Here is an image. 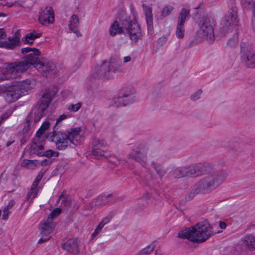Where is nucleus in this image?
<instances>
[{
	"mask_svg": "<svg viewBox=\"0 0 255 255\" xmlns=\"http://www.w3.org/2000/svg\"><path fill=\"white\" fill-rule=\"evenodd\" d=\"M170 175L174 178L199 176L205 174L198 182L199 191H211L221 185L227 176L223 169L212 163H197L184 166H172Z\"/></svg>",
	"mask_w": 255,
	"mask_h": 255,
	"instance_id": "obj_1",
	"label": "nucleus"
},
{
	"mask_svg": "<svg viewBox=\"0 0 255 255\" xmlns=\"http://www.w3.org/2000/svg\"><path fill=\"white\" fill-rule=\"evenodd\" d=\"M57 93V90L54 88L48 89L45 91L37 106L31 110L27 117L26 122L22 129L23 134L27 133L29 131L31 128L30 123L34 122L36 124L44 116L45 111Z\"/></svg>",
	"mask_w": 255,
	"mask_h": 255,
	"instance_id": "obj_2",
	"label": "nucleus"
},
{
	"mask_svg": "<svg viewBox=\"0 0 255 255\" xmlns=\"http://www.w3.org/2000/svg\"><path fill=\"white\" fill-rule=\"evenodd\" d=\"M214 234L208 222H199L191 228H186L179 232L178 237L186 239L193 243H202Z\"/></svg>",
	"mask_w": 255,
	"mask_h": 255,
	"instance_id": "obj_3",
	"label": "nucleus"
},
{
	"mask_svg": "<svg viewBox=\"0 0 255 255\" xmlns=\"http://www.w3.org/2000/svg\"><path fill=\"white\" fill-rule=\"evenodd\" d=\"M53 129L50 135L52 141L55 142L57 149L63 150L68 146V142L77 146L82 142L83 138L80 135L81 129L80 128H73L70 131L62 132Z\"/></svg>",
	"mask_w": 255,
	"mask_h": 255,
	"instance_id": "obj_4",
	"label": "nucleus"
},
{
	"mask_svg": "<svg viewBox=\"0 0 255 255\" xmlns=\"http://www.w3.org/2000/svg\"><path fill=\"white\" fill-rule=\"evenodd\" d=\"M42 59L39 49H34L33 52L23 58V61L11 63V67L14 68L17 75L19 77L21 74L28 70L31 65L36 68L37 64H40Z\"/></svg>",
	"mask_w": 255,
	"mask_h": 255,
	"instance_id": "obj_5",
	"label": "nucleus"
},
{
	"mask_svg": "<svg viewBox=\"0 0 255 255\" xmlns=\"http://www.w3.org/2000/svg\"><path fill=\"white\" fill-rule=\"evenodd\" d=\"M214 21L212 19L203 17L199 22V29L197 31V36L201 39H206L211 43L215 38L214 32Z\"/></svg>",
	"mask_w": 255,
	"mask_h": 255,
	"instance_id": "obj_6",
	"label": "nucleus"
},
{
	"mask_svg": "<svg viewBox=\"0 0 255 255\" xmlns=\"http://www.w3.org/2000/svg\"><path fill=\"white\" fill-rule=\"evenodd\" d=\"M149 145L145 142H142L132 150L128 154V159L133 160L142 167L146 169L147 165V154Z\"/></svg>",
	"mask_w": 255,
	"mask_h": 255,
	"instance_id": "obj_7",
	"label": "nucleus"
},
{
	"mask_svg": "<svg viewBox=\"0 0 255 255\" xmlns=\"http://www.w3.org/2000/svg\"><path fill=\"white\" fill-rule=\"evenodd\" d=\"M122 24L125 26V32L128 34L132 43L136 44L138 40L142 37L141 29L137 21L126 18L122 21Z\"/></svg>",
	"mask_w": 255,
	"mask_h": 255,
	"instance_id": "obj_8",
	"label": "nucleus"
},
{
	"mask_svg": "<svg viewBox=\"0 0 255 255\" xmlns=\"http://www.w3.org/2000/svg\"><path fill=\"white\" fill-rule=\"evenodd\" d=\"M237 11V8L235 5L232 6L229 9L222 21V25L223 28L231 29L238 25L239 20L238 19Z\"/></svg>",
	"mask_w": 255,
	"mask_h": 255,
	"instance_id": "obj_9",
	"label": "nucleus"
},
{
	"mask_svg": "<svg viewBox=\"0 0 255 255\" xmlns=\"http://www.w3.org/2000/svg\"><path fill=\"white\" fill-rule=\"evenodd\" d=\"M14 85H0V95L4 93V98L8 103H12L21 97V94Z\"/></svg>",
	"mask_w": 255,
	"mask_h": 255,
	"instance_id": "obj_10",
	"label": "nucleus"
},
{
	"mask_svg": "<svg viewBox=\"0 0 255 255\" xmlns=\"http://www.w3.org/2000/svg\"><path fill=\"white\" fill-rule=\"evenodd\" d=\"M36 68L43 76L48 77L50 75L55 74L57 69L55 64L45 59H42L40 64H37Z\"/></svg>",
	"mask_w": 255,
	"mask_h": 255,
	"instance_id": "obj_11",
	"label": "nucleus"
},
{
	"mask_svg": "<svg viewBox=\"0 0 255 255\" xmlns=\"http://www.w3.org/2000/svg\"><path fill=\"white\" fill-rule=\"evenodd\" d=\"M255 52L251 47L245 43L241 45V57L243 63L251 68L254 58Z\"/></svg>",
	"mask_w": 255,
	"mask_h": 255,
	"instance_id": "obj_12",
	"label": "nucleus"
},
{
	"mask_svg": "<svg viewBox=\"0 0 255 255\" xmlns=\"http://www.w3.org/2000/svg\"><path fill=\"white\" fill-rule=\"evenodd\" d=\"M112 197L111 194L106 195H100L95 199H93L89 204L88 209L92 210L94 207H99L109 204H113L117 200L120 199V197H114L112 200L110 198Z\"/></svg>",
	"mask_w": 255,
	"mask_h": 255,
	"instance_id": "obj_13",
	"label": "nucleus"
},
{
	"mask_svg": "<svg viewBox=\"0 0 255 255\" xmlns=\"http://www.w3.org/2000/svg\"><path fill=\"white\" fill-rule=\"evenodd\" d=\"M38 20L42 25H47L53 23L54 20V14L52 7L46 6L42 8L39 12Z\"/></svg>",
	"mask_w": 255,
	"mask_h": 255,
	"instance_id": "obj_14",
	"label": "nucleus"
},
{
	"mask_svg": "<svg viewBox=\"0 0 255 255\" xmlns=\"http://www.w3.org/2000/svg\"><path fill=\"white\" fill-rule=\"evenodd\" d=\"M92 154L95 156H103L107 150V142L102 139L94 138L92 142Z\"/></svg>",
	"mask_w": 255,
	"mask_h": 255,
	"instance_id": "obj_15",
	"label": "nucleus"
},
{
	"mask_svg": "<svg viewBox=\"0 0 255 255\" xmlns=\"http://www.w3.org/2000/svg\"><path fill=\"white\" fill-rule=\"evenodd\" d=\"M79 242L77 239L72 238L68 240L61 245L62 248L70 254L75 255L79 253Z\"/></svg>",
	"mask_w": 255,
	"mask_h": 255,
	"instance_id": "obj_16",
	"label": "nucleus"
},
{
	"mask_svg": "<svg viewBox=\"0 0 255 255\" xmlns=\"http://www.w3.org/2000/svg\"><path fill=\"white\" fill-rule=\"evenodd\" d=\"M20 34L17 32L12 37L8 38V41H0V47L7 49H13L20 44Z\"/></svg>",
	"mask_w": 255,
	"mask_h": 255,
	"instance_id": "obj_17",
	"label": "nucleus"
},
{
	"mask_svg": "<svg viewBox=\"0 0 255 255\" xmlns=\"http://www.w3.org/2000/svg\"><path fill=\"white\" fill-rule=\"evenodd\" d=\"M55 227L53 222L51 219H47L43 220L39 225V229L42 236H48L54 230Z\"/></svg>",
	"mask_w": 255,
	"mask_h": 255,
	"instance_id": "obj_18",
	"label": "nucleus"
},
{
	"mask_svg": "<svg viewBox=\"0 0 255 255\" xmlns=\"http://www.w3.org/2000/svg\"><path fill=\"white\" fill-rule=\"evenodd\" d=\"M11 63H8L6 67L0 72V81L14 79L18 77L13 68H11Z\"/></svg>",
	"mask_w": 255,
	"mask_h": 255,
	"instance_id": "obj_19",
	"label": "nucleus"
},
{
	"mask_svg": "<svg viewBox=\"0 0 255 255\" xmlns=\"http://www.w3.org/2000/svg\"><path fill=\"white\" fill-rule=\"evenodd\" d=\"M110 65L108 62L105 61L103 62L101 65L98 67L96 75L97 77L103 78L108 79L110 77Z\"/></svg>",
	"mask_w": 255,
	"mask_h": 255,
	"instance_id": "obj_20",
	"label": "nucleus"
},
{
	"mask_svg": "<svg viewBox=\"0 0 255 255\" xmlns=\"http://www.w3.org/2000/svg\"><path fill=\"white\" fill-rule=\"evenodd\" d=\"M31 81L29 79H26L22 81L16 82V84L13 85L14 87H17V90H18L21 96L27 94V91L31 89L32 87L31 86Z\"/></svg>",
	"mask_w": 255,
	"mask_h": 255,
	"instance_id": "obj_21",
	"label": "nucleus"
},
{
	"mask_svg": "<svg viewBox=\"0 0 255 255\" xmlns=\"http://www.w3.org/2000/svg\"><path fill=\"white\" fill-rule=\"evenodd\" d=\"M79 19L76 14H73L70 19L68 24L70 30L75 33L78 37L81 36V34L78 30Z\"/></svg>",
	"mask_w": 255,
	"mask_h": 255,
	"instance_id": "obj_22",
	"label": "nucleus"
},
{
	"mask_svg": "<svg viewBox=\"0 0 255 255\" xmlns=\"http://www.w3.org/2000/svg\"><path fill=\"white\" fill-rule=\"evenodd\" d=\"M144 12L145 15L147 27L148 32H152L153 30V21L151 7L143 5Z\"/></svg>",
	"mask_w": 255,
	"mask_h": 255,
	"instance_id": "obj_23",
	"label": "nucleus"
},
{
	"mask_svg": "<svg viewBox=\"0 0 255 255\" xmlns=\"http://www.w3.org/2000/svg\"><path fill=\"white\" fill-rule=\"evenodd\" d=\"M123 20H120L121 23L116 21L112 24L110 29V33L111 36H114L117 34L125 32V26L122 24V21Z\"/></svg>",
	"mask_w": 255,
	"mask_h": 255,
	"instance_id": "obj_24",
	"label": "nucleus"
},
{
	"mask_svg": "<svg viewBox=\"0 0 255 255\" xmlns=\"http://www.w3.org/2000/svg\"><path fill=\"white\" fill-rule=\"evenodd\" d=\"M242 241L249 250H255V236L252 234H247L243 237Z\"/></svg>",
	"mask_w": 255,
	"mask_h": 255,
	"instance_id": "obj_25",
	"label": "nucleus"
},
{
	"mask_svg": "<svg viewBox=\"0 0 255 255\" xmlns=\"http://www.w3.org/2000/svg\"><path fill=\"white\" fill-rule=\"evenodd\" d=\"M135 90L132 87H127L124 89L122 94V96L125 99L128 104L132 103L134 101Z\"/></svg>",
	"mask_w": 255,
	"mask_h": 255,
	"instance_id": "obj_26",
	"label": "nucleus"
},
{
	"mask_svg": "<svg viewBox=\"0 0 255 255\" xmlns=\"http://www.w3.org/2000/svg\"><path fill=\"white\" fill-rule=\"evenodd\" d=\"M151 166L154 168L156 174L161 178L167 172V169L160 163L152 161L151 162Z\"/></svg>",
	"mask_w": 255,
	"mask_h": 255,
	"instance_id": "obj_27",
	"label": "nucleus"
},
{
	"mask_svg": "<svg viewBox=\"0 0 255 255\" xmlns=\"http://www.w3.org/2000/svg\"><path fill=\"white\" fill-rule=\"evenodd\" d=\"M133 174L134 176L138 177L137 180L139 181L141 184L143 185H149L150 184V180L152 179V175L149 173L146 176H143L141 175L137 171H134Z\"/></svg>",
	"mask_w": 255,
	"mask_h": 255,
	"instance_id": "obj_28",
	"label": "nucleus"
},
{
	"mask_svg": "<svg viewBox=\"0 0 255 255\" xmlns=\"http://www.w3.org/2000/svg\"><path fill=\"white\" fill-rule=\"evenodd\" d=\"M112 106L119 107L120 106H125L129 104L125 99L122 95L116 96L112 99Z\"/></svg>",
	"mask_w": 255,
	"mask_h": 255,
	"instance_id": "obj_29",
	"label": "nucleus"
},
{
	"mask_svg": "<svg viewBox=\"0 0 255 255\" xmlns=\"http://www.w3.org/2000/svg\"><path fill=\"white\" fill-rule=\"evenodd\" d=\"M189 12L190 10L185 8H182L178 17L177 23L184 25L186 19L189 18Z\"/></svg>",
	"mask_w": 255,
	"mask_h": 255,
	"instance_id": "obj_30",
	"label": "nucleus"
},
{
	"mask_svg": "<svg viewBox=\"0 0 255 255\" xmlns=\"http://www.w3.org/2000/svg\"><path fill=\"white\" fill-rule=\"evenodd\" d=\"M41 36V33H36L35 32H30L27 34L23 39V41L25 43L32 44L34 39L39 38Z\"/></svg>",
	"mask_w": 255,
	"mask_h": 255,
	"instance_id": "obj_31",
	"label": "nucleus"
},
{
	"mask_svg": "<svg viewBox=\"0 0 255 255\" xmlns=\"http://www.w3.org/2000/svg\"><path fill=\"white\" fill-rule=\"evenodd\" d=\"M242 3L244 6H251L253 13V26L255 31V3L252 0H242Z\"/></svg>",
	"mask_w": 255,
	"mask_h": 255,
	"instance_id": "obj_32",
	"label": "nucleus"
},
{
	"mask_svg": "<svg viewBox=\"0 0 255 255\" xmlns=\"http://www.w3.org/2000/svg\"><path fill=\"white\" fill-rule=\"evenodd\" d=\"M63 198L61 203V207L64 210H68L71 206V200L67 197H65L64 195L62 194L58 197V199L57 200V203H58L61 198Z\"/></svg>",
	"mask_w": 255,
	"mask_h": 255,
	"instance_id": "obj_33",
	"label": "nucleus"
},
{
	"mask_svg": "<svg viewBox=\"0 0 255 255\" xmlns=\"http://www.w3.org/2000/svg\"><path fill=\"white\" fill-rule=\"evenodd\" d=\"M38 163L39 162L37 160H24L21 165L27 169H33Z\"/></svg>",
	"mask_w": 255,
	"mask_h": 255,
	"instance_id": "obj_34",
	"label": "nucleus"
},
{
	"mask_svg": "<svg viewBox=\"0 0 255 255\" xmlns=\"http://www.w3.org/2000/svg\"><path fill=\"white\" fill-rule=\"evenodd\" d=\"M110 65V68L111 73H116L120 71V66L119 63L116 61L115 59H111L108 62Z\"/></svg>",
	"mask_w": 255,
	"mask_h": 255,
	"instance_id": "obj_35",
	"label": "nucleus"
},
{
	"mask_svg": "<svg viewBox=\"0 0 255 255\" xmlns=\"http://www.w3.org/2000/svg\"><path fill=\"white\" fill-rule=\"evenodd\" d=\"M198 188H199L198 184H197V186H195L191 188L190 192H189L188 194L186 195V199L187 200L192 199L194 197L195 194L199 192L206 193V192H209V191H205V192L200 191H199Z\"/></svg>",
	"mask_w": 255,
	"mask_h": 255,
	"instance_id": "obj_36",
	"label": "nucleus"
},
{
	"mask_svg": "<svg viewBox=\"0 0 255 255\" xmlns=\"http://www.w3.org/2000/svg\"><path fill=\"white\" fill-rule=\"evenodd\" d=\"M140 200L142 201L146 202L147 204L153 205L154 204V197L149 193H145L142 195L141 197Z\"/></svg>",
	"mask_w": 255,
	"mask_h": 255,
	"instance_id": "obj_37",
	"label": "nucleus"
},
{
	"mask_svg": "<svg viewBox=\"0 0 255 255\" xmlns=\"http://www.w3.org/2000/svg\"><path fill=\"white\" fill-rule=\"evenodd\" d=\"M154 243H152L150 245L142 249L139 253V255H147L150 254L155 248Z\"/></svg>",
	"mask_w": 255,
	"mask_h": 255,
	"instance_id": "obj_38",
	"label": "nucleus"
},
{
	"mask_svg": "<svg viewBox=\"0 0 255 255\" xmlns=\"http://www.w3.org/2000/svg\"><path fill=\"white\" fill-rule=\"evenodd\" d=\"M185 28L184 25L177 24L176 36L178 38H182L184 35Z\"/></svg>",
	"mask_w": 255,
	"mask_h": 255,
	"instance_id": "obj_39",
	"label": "nucleus"
},
{
	"mask_svg": "<svg viewBox=\"0 0 255 255\" xmlns=\"http://www.w3.org/2000/svg\"><path fill=\"white\" fill-rule=\"evenodd\" d=\"M38 192V189H34L32 188H30V189L28 192L26 197V200H29L30 199V202H32L33 199L36 197Z\"/></svg>",
	"mask_w": 255,
	"mask_h": 255,
	"instance_id": "obj_40",
	"label": "nucleus"
},
{
	"mask_svg": "<svg viewBox=\"0 0 255 255\" xmlns=\"http://www.w3.org/2000/svg\"><path fill=\"white\" fill-rule=\"evenodd\" d=\"M50 123L48 121L44 122L36 132V135L40 136L46 129L48 128Z\"/></svg>",
	"mask_w": 255,
	"mask_h": 255,
	"instance_id": "obj_41",
	"label": "nucleus"
},
{
	"mask_svg": "<svg viewBox=\"0 0 255 255\" xmlns=\"http://www.w3.org/2000/svg\"><path fill=\"white\" fill-rule=\"evenodd\" d=\"M173 9V7L169 5L165 6L161 10V16L165 17L169 15Z\"/></svg>",
	"mask_w": 255,
	"mask_h": 255,
	"instance_id": "obj_42",
	"label": "nucleus"
},
{
	"mask_svg": "<svg viewBox=\"0 0 255 255\" xmlns=\"http://www.w3.org/2000/svg\"><path fill=\"white\" fill-rule=\"evenodd\" d=\"M61 213V208H56L51 212L49 216L48 217L47 219H51V221L53 222V221L54 219L57 217L58 216H59Z\"/></svg>",
	"mask_w": 255,
	"mask_h": 255,
	"instance_id": "obj_43",
	"label": "nucleus"
},
{
	"mask_svg": "<svg viewBox=\"0 0 255 255\" xmlns=\"http://www.w3.org/2000/svg\"><path fill=\"white\" fill-rule=\"evenodd\" d=\"M39 156H45L48 158H50L52 156L57 157L58 156V153L55 151H54L52 150H47L44 152V153L42 154L41 152H38L37 153Z\"/></svg>",
	"mask_w": 255,
	"mask_h": 255,
	"instance_id": "obj_44",
	"label": "nucleus"
},
{
	"mask_svg": "<svg viewBox=\"0 0 255 255\" xmlns=\"http://www.w3.org/2000/svg\"><path fill=\"white\" fill-rule=\"evenodd\" d=\"M238 42V34L236 33L233 35V37L231 39H230L228 40V44L230 47H234L237 45Z\"/></svg>",
	"mask_w": 255,
	"mask_h": 255,
	"instance_id": "obj_45",
	"label": "nucleus"
},
{
	"mask_svg": "<svg viewBox=\"0 0 255 255\" xmlns=\"http://www.w3.org/2000/svg\"><path fill=\"white\" fill-rule=\"evenodd\" d=\"M81 107V104L78 103L76 104H71L68 108V110L71 112H76L78 111Z\"/></svg>",
	"mask_w": 255,
	"mask_h": 255,
	"instance_id": "obj_46",
	"label": "nucleus"
},
{
	"mask_svg": "<svg viewBox=\"0 0 255 255\" xmlns=\"http://www.w3.org/2000/svg\"><path fill=\"white\" fill-rule=\"evenodd\" d=\"M67 118V115L65 114H62L60 115L57 119L55 125L53 127V129H57V127L58 125L62 122L63 120L66 119Z\"/></svg>",
	"mask_w": 255,
	"mask_h": 255,
	"instance_id": "obj_47",
	"label": "nucleus"
},
{
	"mask_svg": "<svg viewBox=\"0 0 255 255\" xmlns=\"http://www.w3.org/2000/svg\"><path fill=\"white\" fill-rule=\"evenodd\" d=\"M112 218V215L111 214H109L106 217H104L99 224L104 227L105 225L109 223Z\"/></svg>",
	"mask_w": 255,
	"mask_h": 255,
	"instance_id": "obj_48",
	"label": "nucleus"
},
{
	"mask_svg": "<svg viewBox=\"0 0 255 255\" xmlns=\"http://www.w3.org/2000/svg\"><path fill=\"white\" fill-rule=\"evenodd\" d=\"M202 93V90L201 89L197 90L195 93L191 95L190 99L193 101L199 99Z\"/></svg>",
	"mask_w": 255,
	"mask_h": 255,
	"instance_id": "obj_49",
	"label": "nucleus"
},
{
	"mask_svg": "<svg viewBox=\"0 0 255 255\" xmlns=\"http://www.w3.org/2000/svg\"><path fill=\"white\" fill-rule=\"evenodd\" d=\"M103 227H104L103 226L99 224L95 230L94 233L92 234V237L94 238L97 236L101 232Z\"/></svg>",
	"mask_w": 255,
	"mask_h": 255,
	"instance_id": "obj_50",
	"label": "nucleus"
},
{
	"mask_svg": "<svg viewBox=\"0 0 255 255\" xmlns=\"http://www.w3.org/2000/svg\"><path fill=\"white\" fill-rule=\"evenodd\" d=\"M47 170V169H45L43 171V170H41L38 173V175L36 176V178L34 179V181L39 183L40 181H41L42 177L43 176L44 173L45 172V171Z\"/></svg>",
	"mask_w": 255,
	"mask_h": 255,
	"instance_id": "obj_51",
	"label": "nucleus"
},
{
	"mask_svg": "<svg viewBox=\"0 0 255 255\" xmlns=\"http://www.w3.org/2000/svg\"><path fill=\"white\" fill-rule=\"evenodd\" d=\"M119 119V117L116 116L115 115H111L109 118V121L113 124H116L117 121Z\"/></svg>",
	"mask_w": 255,
	"mask_h": 255,
	"instance_id": "obj_52",
	"label": "nucleus"
},
{
	"mask_svg": "<svg viewBox=\"0 0 255 255\" xmlns=\"http://www.w3.org/2000/svg\"><path fill=\"white\" fill-rule=\"evenodd\" d=\"M34 49H36L35 48H30V47H25L21 49V53L22 54H26L28 53H31L33 52Z\"/></svg>",
	"mask_w": 255,
	"mask_h": 255,
	"instance_id": "obj_53",
	"label": "nucleus"
},
{
	"mask_svg": "<svg viewBox=\"0 0 255 255\" xmlns=\"http://www.w3.org/2000/svg\"><path fill=\"white\" fill-rule=\"evenodd\" d=\"M10 213V212L8 210L4 208L3 210V214H2V219L4 220H6L8 219L9 214Z\"/></svg>",
	"mask_w": 255,
	"mask_h": 255,
	"instance_id": "obj_54",
	"label": "nucleus"
},
{
	"mask_svg": "<svg viewBox=\"0 0 255 255\" xmlns=\"http://www.w3.org/2000/svg\"><path fill=\"white\" fill-rule=\"evenodd\" d=\"M50 239V238L48 236H42L38 241V244H42L46 242Z\"/></svg>",
	"mask_w": 255,
	"mask_h": 255,
	"instance_id": "obj_55",
	"label": "nucleus"
},
{
	"mask_svg": "<svg viewBox=\"0 0 255 255\" xmlns=\"http://www.w3.org/2000/svg\"><path fill=\"white\" fill-rule=\"evenodd\" d=\"M13 5L18 6H22V4L21 3H19L18 2L15 1L14 3H10V2H6L5 4V5L8 6V7H11Z\"/></svg>",
	"mask_w": 255,
	"mask_h": 255,
	"instance_id": "obj_56",
	"label": "nucleus"
},
{
	"mask_svg": "<svg viewBox=\"0 0 255 255\" xmlns=\"http://www.w3.org/2000/svg\"><path fill=\"white\" fill-rule=\"evenodd\" d=\"M15 204V202L13 200H11L9 201L8 204L4 208L8 210L12 208Z\"/></svg>",
	"mask_w": 255,
	"mask_h": 255,
	"instance_id": "obj_57",
	"label": "nucleus"
},
{
	"mask_svg": "<svg viewBox=\"0 0 255 255\" xmlns=\"http://www.w3.org/2000/svg\"><path fill=\"white\" fill-rule=\"evenodd\" d=\"M6 36V34L3 28L0 29V39H4Z\"/></svg>",
	"mask_w": 255,
	"mask_h": 255,
	"instance_id": "obj_58",
	"label": "nucleus"
},
{
	"mask_svg": "<svg viewBox=\"0 0 255 255\" xmlns=\"http://www.w3.org/2000/svg\"><path fill=\"white\" fill-rule=\"evenodd\" d=\"M34 148V149L35 150H37V154L39 152V150H42L44 149V146L43 145H41V144H40V145H36Z\"/></svg>",
	"mask_w": 255,
	"mask_h": 255,
	"instance_id": "obj_59",
	"label": "nucleus"
},
{
	"mask_svg": "<svg viewBox=\"0 0 255 255\" xmlns=\"http://www.w3.org/2000/svg\"><path fill=\"white\" fill-rule=\"evenodd\" d=\"M50 163V161L47 159H44L41 161V164L42 166H47Z\"/></svg>",
	"mask_w": 255,
	"mask_h": 255,
	"instance_id": "obj_60",
	"label": "nucleus"
},
{
	"mask_svg": "<svg viewBox=\"0 0 255 255\" xmlns=\"http://www.w3.org/2000/svg\"><path fill=\"white\" fill-rule=\"evenodd\" d=\"M39 182H37L35 181L34 180L31 186V188L34 189H38V188H37V186H38V185L39 184Z\"/></svg>",
	"mask_w": 255,
	"mask_h": 255,
	"instance_id": "obj_61",
	"label": "nucleus"
},
{
	"mask_svg": "<svg viewBox=\"0 0 255 255\" xmlns=\"http://www.w3.org/2000/svg\"><path fill=\"white\" fill-rule=\"evenodd\" d=\"M219 226L221 229H225L226 228V224L224 222H220V223L219 224Z\"/></svg>",
	"mask_w": 255,
	"mask_h": 255,
	"instance_id": "obj_62",
	"label": "nucleus"
},
{
	"mask_svg": "<svg viewBox=\"0 0 255 255\" xmlns=\"http://www.w3.org/2000/svg\"><path fill=\"white\" fill-rule=\"evenodd\" d=\"M130 60H131V58L130 56H126L124 58V62L126 63V62H129L130 61Z\"/></svg>",
	"mask_w": 255,
	"mask_h": 255,
	"instance_id": "obj_63",
	"label": "nucleus"
},
{
	"mask_svg": "<svg viewBox=\"0 0 255 255\" xmlns=\"http://www.w3.org/2000/svg\"><path fill=\"white\" fill-rule=\"evenodd\" d=\"M252 64L251 65V68H255V53L254 54V58L253 59V61L252 62Z\"/></svg>",
	"mask_w": 255,
	"mask_h": 255,
	"instance_id": "obj_64",
	"label": "nucleus"
}]
</instances>
